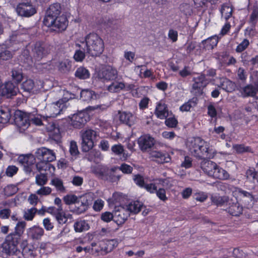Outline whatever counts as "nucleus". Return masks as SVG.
Wrapping results in <instances>:
<instances>
[{
    "instance_id": "nucleus-1",
    "label": "nucleus",
    "mask_w": 258,
    "mask_h": 258,
    "mask_svg": "<svg viewBox=\"0 0 258 258\" xmlns=\"http://www.w3.org/2000/svg\"><path fill=\"white\" fill-rule=\"evenodd\" d=\"M26 226V222L24 221H19L15 227V231L8 234L2 246L3 251L8 255H18L21 253L18 249V245L20 242ZM27 241H24L22 246L24 245ZM21 253L25 258H32L33 251L28 246H24Z\"/></svg>"
},
{
    "instance_id": "nucleus-2",
    "label": "nucleus",
    "mask_w": 258,
    "mask_h": 258,
    "mask_svg": "<svg viewBox=\"0 0 258 258\" xmlns=\"http://www.w3.org/2000/svg\"><path fill=\"white\" fill-rule=\"evenodd\" d=\"M61 7L59 3L51 5L47 10L43 24L48 28L49 32L59 33L64 30V17L60 16Z\"/></svg>"
},
{
    "instance_id": "nucleus-3",
    "label": "nucleus",
    "mask_w": 258,
    "mask_h": 258,
    "mask_svg": "<svg viewBox=\"0 0 258 258\" xmlns=\"http://www.w3.org/2000/svg\"><path fill=\"white\" fill-rule=\"evenodd\" d=\"M34 156L36 160V168L39 172L47 171L48 173H54L55 168L51 162L55 160L56 157L52 150L41 147L37 149Z\"/></svg>"
},
{
    "instance_id": "nucleus-4",
    "label": "nucleus",
    "mask_w": 258,
    "mask_h": 258,
    "mask_svg": "<svg viewBox=\"0 0 258 258\" xmlns=\"http://www.w3.org/2000/svg\"><path fill=\"white\" fill-rule=\"evenodd\" d=\"M186 146L191 154L197 159H210L214 157V153L210 149L209 144L201 137L191 138L187 142Z\"/></svg>"
},
{
    "instance_id": "nucleus-5",
    "label": "nucleus",
    "mask_w": 258,
    "mask_h": 258,
    "mask_svg": "<svg viewBox=\"0 0 258 258\" xmlns=\"http://www.w3.org/2000/svg\"><path fill=\"white\" fill-rule=\"evenodd\" d=\"M118 244V241L116 239H104L92 242L88 247L85 248V252L94 255H104L111 252Z\"/></svg>"
},
{
    "instance_id": "nucleus-6",
    "label": "nucleus",
    "mask_w": 258,
    "mask_h": 258,
    "mask_svg": "<svg viewBox=\"0 0 258 258\" xmlns=\"http://www.w3.org/2000/svg\"><path fill=\"white\" fill-rule=\"evenodd\" d=\"M86 53L93 57L99 56L104 50V42L96 33H90L85 37Z\"/></svg>"
},
{
    "instance_id": "nucleus-7",
    "label": "nucleus",
    "mask_w": 258,
    "mask_h": 258,
    "mask_svg": "<svg viewBox=\"0 0 258 258\" xmlns=\"http://www.w3.org/2000/svg\"><path fill=\"white\" fill-rule=\"evenodd\" d=\"M90 120V115L86 111H81L71 116H69L67 121L74 128L80 129L83 128L86 123Z\"/></svg>"
},
{
    "instance_id": "nucleus-8",
    "label": "nucleus",
    "mask_w": 258,
    "mask_h": 258,
    "mask_svg": "<svg viewBox=\"0 0 258 258\" xmlns=\"http://www.w3.org/2000/svg\"><path fill=\"white\" fill-rule=\"evenodd\" d=\"M96 137V132L93 130L88 129L84 132L81 135V149L83 152H87L94 146V139Z\"/></svg>"
},
{
    "instance_id": "nucleus-9",
    "label": "nucleus",
    "mask_w": 258,
    "mask_h": 258,
    "mask_svg": "<svg viewBox=\"0 0 258 258\" xmlns=\"http://www.w3.org/2000/svg\"><path fill=\"white\" fill-rule=\"evenodd\" d=\"M113 169L110 170L108 168H99L93 170V172L99 179L108 181L110 182H115L119 180L120 177L114 175Z\"/></svg>"
},
{
    "instance_id": "nucleus-10",
    "label": "nucleus",
    "mask_w": 258,
    "mask_h": 258,
    "mask_svg": "<svg viewBox=\"0 0 258 258\" xmlns=\"http://www.w3.org/2000/svg\"><path fill=\"white\" fill-rule=\"evenodd\" d=\"M13 121L20 127L28 128L30 125V113L17 110L14 112Z\"/></svg>"
},
{
    "instance_id": "nucleus-11",
    "label": "nucleus",
    "mask_w": 258,
    "mask_h": 258,
    "mask_svg": "<svg viewBox=\"0 0 258 258\" xmlns=\"http://www.w3.org/2000/svg\"><path fill=\"white\" fill-rule=\"evenodd\" d=\"M63 98L53 102L46 107V116L48 118H54L58 115L62 113L64 107Z\"/></svg>"
},
{
    "instance_id": "nucleus-12",
    "label": "nucleus",
    "mask_w": 258,
    "mask_h": 258,
    "mask_svg": "<svg viewBox=\"0 0 258 258\" xmlns=\"http://www.w3.org/2000/svg\"><path fill=\"white\" fill-rule=\"evenodd\" d=\"M18 160L19 162L24 166L25 172L28 173L33 172L34 167H36V160L34 155L32 154L20 155Z\"/></svg>"
},
{
    "instance_id": "nucleus-13",
    "label": "nucleus",
    "mask_w": 258,
    "mask_h": 258,
    "mask_svg": "<svg viewBox=\"0 0 258 258\" xmlns=\"http://www.w3.org/2000/svg\"><path fill=\"white\" fill-rule=\"evenodd\" d=\"M92 197L88 195H83L79 198L75 205L74 212L77 214H81L86 212L91 204Z\"/></svg>"
},
{
    "instance_id": "nucleus-14",
    "label": "nucleus",
    "mask_w": 258,
    "mask_h": 258,
    "mask_svg": "<svg viewBox=\"0 0 258 258\" xmlns=\"http://www.w3.org/2000/svg\"><path fill=\"white\" fill-rule=\"evenodd\" d=\"M49 46L43 41H37L34 44L32 51L34 56L38 59H40L49 52Z\"/></svg>"
},
{
    "instance_id": "nucleus-15",
    "label": "nucleus",
    "mask_w": 258,
    "mask_h": 258,
    "mask_svg": "<svg viewBox=\"0 0 258 258\" xmlns=\"http://www.w3.org/2000/svg\"><path fill=\"white\" fill-rule=\"evenodd\" d=\"M16 12L19 16L30 17L36 13L37 11L30 2L19 3L16 8Z\"/></svg>"
},
{
    "instance_id": "nucleus-16",
    "label": "nucleus",
    "mask_w": 258,
    "mask_h": 258,
    "mask_svg": "<svg viewBox=\"0 0 258 258\" xmlns=\"http://www.w3.org/2000/svg\"><path fill=\"white\" fill-rule=\"evenodd\" d=\"M245 183L250 184L249 188L255 189L258 188V171L253 167H249L246 170L244 174Z\"/></svg>"
},
{
    "instance_id": "nucleus-17",
    "label": "nucleus",
    "mask_w": 258,
    "mask_h": 258,
    "mask_svg": "<svg viewBox=\"0 0 258 258\" xmlns=\"http://www.w3.org/2000/svg\"><path fill=\"white\" fill-rule=\"evenodd\" d=\"M137 142L140 149L143 152H146L154 146L155 141L150 135L145 134L138 138Z\"/></svg>"
},
{
    "instance_id": "nucleus-18",
    "label": "nucleus",
    "mask_w": 258,
    "mask_h": 258,
    "mask_svg": "<svg viewBox=\"0 0 258 258\" xmlns=\"http://www.w3.org/2000/svg\"><path fill=\"white\" fill-rule=\"evenodd\" d=\"M130 216L128 211L122 206H116L114 212V222L118 225L123 224Z\"/></svg>"
},
{
    "instance_id": "nucleus-19",
    "label": "nucleus",
    "mask_w": 258,
    "mask_h": 258,
    "mask_svg": "<svg viewBox=\"0 0 258 258\" xmlns=\"http://www.w3.org/2000/svg\"><path fill=\"white\" fill-rule=\"evenodd\" d=\"M239 194L242 203L247 209L252 208L254 204L258 202V199L247 191L241 189Z\"/></svg>"
},
{
    "instance_id": "nucleus-20",
    "label": "nucleus",
    "mask_w": 258,
    "mask_h": 258,
    "mask_svg": "<svg viewBox=\"0 0 258 258\" xmlns=\"http://www.w3.org/2000/svg\"><path fill=\"white\" fill-rule=\"evenodd\" d=\"M118 73L115 68L108 66L102 68L98 73L100 78L106 81H113L117 78Z\"/></svg>"
},
{
    "instance_id": "nucleus-21",
    "label": "nucleus",
    "mask_w": 258,
    "mask_h": 258,
    "mask_svg": "<svg viewBox=\"0 0 258 258\" xmlns=\"http://www.w3.org/2000/svg\"><path fill=\"white\" fill-rule=\"evenodd\" d=\"M18 88L17 85L12 82H6L2 89V95L7 98H11L17 95Z\"/></svg>"
},
{
    "instance_id": "nucleus-22",
    "label": "nucleus",
    "mask_w": 258,
    "mask_h": 258,
    "mask_svg": "<svg viewBox=\"0 0 258 258\" xmlns=\"http://www.w3.org/2000/svg\"><path fill=\"white\" fill-rule=\"evenodd\" d=\"M227 211L228 213L233 216H238L242 214L243 207L235 199V201L231 199L227 206Z\"/></svg>"
},
{
    "instance_id": "nucleus-23",
    "label": "nucleus",
    "mask_w": 258,
    "mask_h": 258,
    "mask_svg": "<svg viewBox=\"0 0 258 258\" xmlns=\"http://www.w3.org/2000/svg\"><path fill=\"white\" fill-rule=\"evenodd\" d=\"M155 114L158 118L164 119L169 115V110L167 105L165 103L160 101L157 103Z\"/></svg>"
},
{
    "instance_id": "nucleus-24",
    "label": "nucleus",
    "mask_w": 258,
    "mask_h": 258,
    "mask_svg": "<svg viewBox=\"0 0 258 258\" xmlns=\"http://www.w3.org/2000/svg\"><path fill=\"white\" fill-rule=\"evenodd\" d=\"M45 212L54 216L59 224L62 225L64 223L63 221L64 218V212L62 211V207H49Z\"/></svg>"
},
{
    "instance_id": "nucleus-25",
    "label": "nucleus",
    "mask_w": 258,
    "mask_h": 258,
    "mask_svg": "<svg viewBox=\"0 0 258 258\" xmlns=\"http://www.w3.org/2000/svg\"><path fill=\"white\" fill-rule=\"evenodd\" d=\"M119 121L129 126H131L135 123L134 115L130 112L118 111Z\"/></svg>"
},
{
    "instance_id": "nucleus-26",
    "label": "nucleus",
    "mask_w": 258,
    "mask_h": 258,
    "mask_svg": "<svg viewBox=\"0 0 258 258\" xmlns=\"http://www.w3.org/2000/svg\"><path fill=\"white\" fill-rule=\"evenodd\" d=\"M44 233V229L42 227L36 226L29 228L27 231L28 237L34 240L40 239Z\"/></svg>"
},
{
    "instance_id": "nucleus-27",
    "label": "nucleus",
    "mask_w": 258,
    "mask_h": 258,
    "mask_svg": "<svg viewBox=\"0 0 258 258\" xmlns=\"http://www.w3.org/2000/svg\"><path fill=\"white\" fill-rule=\"evenodd\" d=\"M152 156L156 159V161L160 164L169 163L171 160L169 154L166 152L155 151L153 152Z\"/></svg>"
},
{
    "instance_id": "nucleus-28",
    "label": "nucleus",
    "mask_w": 258,
    "mask_h": 258,
    "mask_svg": "<svg viewBox=\"0 0 258 258\" xmlns=\"http://www.w3.org/2000/svg\"><path fill=\"white\" fill-rule=\"evenodd\" d=\"M194 83L192 85V88L199 92H202L203 89L206 86L207 83L205 75L202 74L194 78Z\"/></svg>"
},
{
    "instance_id": "nucleus-29",
    "label": "nucleus",
    "mask_w": 258,
    "mask_h": 258,
    "mask_svg": "<svg viewBox=\"0 0 258 258\" xmlns=\"http://www.w3.org/2000/svg\"><path fill=\"white\" fill-rule=\"evenodd\" d=\"M12 117L11 109L6 106L0 107V123H8Z\"/></svg>"
},
{
    "instance_id": "nucleus-30",
    "label": "nucleus",
    "mask_w": 258,
    "mask_h": 258,
    "mask_svg": "<svg viewBox=\"0 0 258 258\" xmlns=\"http://www.w3.org/2000/svg\"><path fill=\"white\" fill-rule=\"evenodd\" d=\"M218 41V37L217 35H214L203 40L202 43L204 49L206 50H210L217 45Z\"/></svg>"
},
{
    "instance_id": "nucleus-31",
    "label": "nucleus",
    "mask_w": 258,
    "mask_h": 258,
    "mask_svg": "<svg viewBox=\"0 0 258 258\" xmlns=\"http://www.w3.org/2000/svg\"><path fill=\"white\" fill-rule=\"evenodd\" d=\"M211 177L220 180H225L229 178V174L225 170L217 164V167L213 170Z\"/></svg>"
},
{
    "instance_id": "nucleus-32",
    "label": "nucleus",
    "mask_w": 258,
    "mask_h": 258,
    "mask_svg": "<svg viewBox=\"0 0 258 258\" xmlns=\"http://www.w3.org/2000/svg\"><path fill=\"white\" fill-rule=\"evenodd\" d=\"M74 228L76 232H82L90 229L88 221L84 219H78L74 224Z\"/></svg>"
},
{
    "instance_id": "nucleus-33",
    "label": "nucleus",
    "mask_w": 258,
    "mask_h": 258,
    "mask_svg": "<svg viewBox=\"0 0 258 258\" xmlns=\"http://www.w3.org/2000/svg\"><path fill=\"white\" fill-rule=\"evenodd\" d=\"M212 203L217 206H227L230 199L227 196H220L219 195L212 196L211 198Z\"/></svg>"
},
{
    "instance_id": "nucleus-34",
    "label": "nucleus",
    "mask_w": 258,
    "mask_h": 258,
    "mask_svg": "<svg viewBox=\"0 0 258 258\" xmlns=\"http://www.w3.org/2000/svg\"><path fill=\"white\" fill-rule=\"evenodd\" d=\"M75 76L79 80H86L90 78V73L87 68L81 66L77 69Z\"/></svg>"
},
{
    "instance_id": "nucleus-35",
    "label": "nucleus",
    "mask_w": 258,
    "mask_h": 258,
    "mask_svg": "<svg viewBox=\"0 0 258 258\" xmlns=\"http://www.w3.org/2000/svg\"><path fill=\"white\" fill-rule=\"evenodd\" d=\"M143 206V204L139 201H135L131 202L127 206V210L128 211L129 213H132L134 214H137L139 213Z\"/></svg>"
},
{
    "instance_id": "nucleus-36",
    "label": "nucleus",
    "mask_w": 258,
    "mask_h": 258,
    "mask_svg": "<svg viewBox=\"0 0 258 258\" xmlns=\"http://www.w3.org/2000/svg\"><path fill=\"white\" fill-rule=\"evenodd\" d=\"M40 172V174L36 176V183L38 185L43 186L47 181V175L52 176L54 173H48L47 171H43Z\"/></svg>"
},
{
    "instance_id": "nucleus-37",
    "label": "nucleus",
    "mask_w": 258,
    "mask_h": 258,
    "mask_svg": "<svg viewBox=\"0 0 258 258\" xmlns=\"http://www.w3.org/2000/svg\"><path fill=\"white\" fill-rule=\"evenodd\" d=\"M232 148L235 152L238 154H241L244 153H253V152L251 147L245 146L243 144L233 145Z\"/></svg>"
},
{
    "instance_id": "nucleus-38",
    "label": "nucleus",
    "mask_w": 258,
    "mask_h": 258,
    "mask_svg": "<svg viewBox=\"0 0 258 258\" xmlns=\"http://www.w3.org/2000/svg\"><path fill=\"white\" fill-rule=\"evenodd\" d=\"M217 167V164L212 161L205 162L202 166L203 170L209 176L211 177L213 170Z\"/></svg>"
},
{
    "instance_id": "nucleus-39",
    "label": "nucleus",
    "mask_w": 258,
    "mask_h": 258,
    "mask_svg": "<svg viewBox=\"0 0 258 258\" xmlns=\"http://www.w3.org/2000/svg\"><path fill=\"white\" fill-rule=\"evenodd\" d=\"M242 94L244 97H254L256 95L257 92L254 86L251 84L247 85L242 89Z\"/></svg>"
},
{
    "instance_id": "nucleus-40",
    "label": "nucleus",
    "mask_w": 258,
    "mask_h": 258,
    "mask_svg": "<svg viewBox=\"0 0 258 258\" xmlns=\"http://www.w3.org/2000/svg\"><path fill=\"white\" fill-rule=\"evenodd\" d=\"M80 96L84 101L90 102L95 97V93L89 89H84L81 92Z\"/></svg>"
},
{
    "instance_id": "nucleus-41",
    "label": "nucleus",
    "mask_w": 258,
    "mask_h": 258,
    "mask_svg": "<svg viewBox=\"0 0 258 258\" xmlns=\"http://www.w3.org/2000/svg\"><path fill=\"white\" fill-rule=\"evenodd\" d=\"M197 99L192 98L186 102H185L179 107V110L182 112L188 111L191 107H195L197 104Z\"/></svg>"
},
{
    "instance_id": "nucleus-42",
    "label": "nucleus",
    "mask_w": 258,
    "mask_h": 258,
    "mask_svg": "<svg viewBox=\"0 0 258 258\" xmlns=\"http://www.w3.org/2000/svg\"><path fill=\"white\" fill-rule=\"evenodd\" d=\"M222 88L227 92H232L235 90V84L234 82L228 79H225L221 83Z\"/></svg>"
},
{
    "instance_id": "nucleus-43",
    "label": "nucleus",
    "mask_w": 258,
    "mask_h": 258,
    "mask_svg": "<svg viewBox=\"0 0 258 258\" xmlns=\"http://www.w3.org/2000/svg\"><path fill=\"white\" fill-rule=\"evenodd\" d=\"M35 87V83L32 79H27L25 81L23 82L21 85V88L24 91L31 93L33 91V89Z\"/></svg>"
},
{
    "instance_id": "nucleus-44",
    "label": "nucleus",
    "mask_w": 258,
    "mask_h": 258,
    "mask_svg": "<svg viewBox=\"0 0 258 258\" xmlns=\"http://www.w3.org/2000/svg\"><path fill=\"white\" fill-rule=\"evenodd\" d=\"M125 88L123 82H113L108 87V90L110 92H118Z\"/></svg>"
},
{
    "instance_id": "nucleus-45",
    "label": "nucleus",
    "mask_w": 258,
    "mask_h": 258,
    "mask_svg": "<svg viewBox=\"0 0 258 258\" xmlns=\"http://www.w3.org/2000/svg\"><path fill=\"white\" fill-rule=\"evenodd\" d=\"M80 48H82L83 50L80 49L76 50L73 58L77 62H82L85 58L86 48L81 47L80 44H77Z\"/></svg>"
},
{
    "instance_id": "nucleus-46",
    "label": "nucleus",
    "mask_w": 258,
    "mask_h": 258,
    "mask_svg": "<svg viewBox=\"0 0 258 258\" xmlns=\"http://www.w3.org/2000/svg\"><path fill=\"white\" fill-rule=\"evenodd\" d=\"M124 196L123 194L119 192H115L113 194L111 199V203L117 206V205H120L121 202L123 201Z\"/></svg>"
},
{
    "instance_id": "nucleus-47",
    "label": "nucleus",
    "mask_w": 258,
    "mask_h": 258,
    "mask_svg": "<svg viewBox=\"0 0 258 258\" xmlns=\"http://www.w3.org/2000/svg\"><path fill=\"white\" fill-rule=\"evenodd\" d=\"M88 152L85 156V158L90 162H95L96 159L99 158L101 154L99 151L96 150H90Z\"/></svg>"
},
{
    "instance_id": "nucleus-48",
    "label": "nucleus",
    "mask_w": 258,
    "mask_h": 258,
    "mask_svg": "<svg viewBox=\"0 0 258 258\" xmlns=\"http://www.w3.org/2000/svg\"><path fill=\"white\" fill-rule=\"evenodd\" d=\"M258 22V10L254 9L250 15L248 23L252 28H254Z\"/></svg>"
},
{
    "instance_id": "nucleus-49",
    "label": "nucleus",
    "mask_w": 258,
    "mask_h": 258,
    "mask_svg": "<svg viewBox=\"0 0 258 258\" xmlns=\"http://www.w3.org/2000/svg\"><path fill=\"white\" fill-rule=\"evenodd\" d=\"M13 81L17 85L20 83L23 79V74L20 70H13L12 71Z\"/></svg>"
},
{
    "instance_id": "nucleus-50",
    "label": "nucleus",
    "mask_w": 258,
    "mask_h": 258,
    "mask_svg": "<svg viewBox=\"0 0 258 258\" xmlns=\"http://www.w3.org/2000/svg\"><path fill=\"white\" fill-rule=\"evenodd\" d=\"M111 150L115 155L120 156L122 154H125L123 146L121 144L113 145Z\"/></svg>"
},
{
    "instance_id": "nucleus-51",
    "label": "nucleus",
    "mask_w": 258,
    "mask_h": 258,
    "mask_svg": "<svg viewBox=\"0 0 258 258\" xmlns=\"http://www.w3.org/2000/svg\"><path fill=\"white\" fill-rule=\"evenodd\" d=\"M37 211L36 208H32L25 212L24 214V218L27 221H32Z\"/></svg>"
},
{
    "instance_id": "nucleus-52",
    "label": "nucleus",
    "mask_w": 258,
    "mask_h": 258,
    "mask_svg": "<svg viewBox=\"0 0 258 258\" xmlns=\"http://www.w3.org/2000/svg\"><path fill=\"white\" fill-rule=\"evenodd\" d=\"M165 124L169 128H175L177 126L178 121L174 117H167L165 118Z\"/></svg>"
},
{
    "instance_id": "nucleus-53",
    "label": "nucleus",
    "mask_w": 258,
    "mask_h": 258,
    "mask_svg": "<svg viewBox=\"0 0 258 258\" xmlns=\"http://www.w3.org/2000/svg\"><path fill=\"white\" fill-rule=\"evenodd\" d=\"M51 183L55 187L57 190L63 191L64 190L63 181L58 178H54L52 179L51 180Z\"/></svg>"
},
{
    "instance_id": "nucleus-54",
    "label": "nucleus",
    "mask_w": 258,
    "mask_h": 258,
    "mask_svg": "<svg viewBox=\"0 0 258 258\" xmlns=\"http://www.w3.org/2000/svg\"><path fill=\"white\" fill-rule=\"evenodd\" d=\"M133 180L134 182L141 188H143L146 184L144 177L139 174L135 175Z\"/></svg>"
},
{
    "instance_id": "nucleus-55",
    "label": "nucleus",
    "mask_w": 258,
    "mask_h": 258,
    "mask_svg": "<svg viewBox=\"0 0 258 258\" xmlns=\"http://www.w3.org/2000/svg\"><path fill=\"white\" fill-rule=\"evenodd\" d=\"M69 152L72 156H77L79 154L76 142L72 141L70 143Z\"/></svg>"
},
{
    "instance_id": "nucleus-56",
    "label": "nucleus",
    "mask_w": 258,
    "mask_h": 258,
    "mask_svg": "<svg viewBox=\"0 0 258 258\" xmlns=\"http://www.w3.org/2000/svg\"><path fill=\"white\" fill-rule=\"evenodd\" d=\"M249 45V40L247 39H244L243 41L237 46L236 51L237 52H241L244 51Z\"/></svg>"
},
{
    "instance_id": "nucleus-57",
    "label": "nucleus",
    "mask_w": 258,
    "mask_h": 258,
    "mask_svg": "<svg viewBox=\"0 0 258 258\" xmlns=\"http://www.w3.org/2000/svg\"><path fill=\"white\" fill-rule=\"evenodd\" d=\"M18 171V168L15 165H9L6 169V174L9 177H12Z\"/></svg>"
},
{
    "instance_id": "nucleus-58",
    "label": "nucleus",
    "mask_w": 258,
    "mask_h": 258,
    "mask_svg": "<svg viewBox=\"0 0 258 258\" xmlns=\"http://www.w3.org/2000/svg\"><path fill=\"white\" fill-rule=\"evenodd\" d=\"M101 219L105 222H109L111 220L114 221V214H113L110 212H104L101 214Z\"/></svg>"
},
{
    "instance_id": "nucleus-59",
    "label": "nucleus",
    "mask_w": 258,
    "mask_h": 258,
    "mask_svg": "<svg viewBox=\"0 0 258 258\" xmlns=\"http://www.w3.org/2000/svg\"><path fill=\"white\" fill-rule=\"evenodd\" d=\"M104 202L101 199H97L95 201L93 209L95 211L99 212L103 208Z\"/></svg>"
},
{
    "instance_id": "nucleus-60",
    "label": "nucleus",
    "mask_w": 258,
    "mask_h": 258,
    "mask_svg": "<svg viewBox=\"0 0 258 258\" xmlns=\"http://www.w3.org/2000/svg\"><path fill=\"white\" fill-rule=\"evenodd\" d=\"M156 194V196L161 201L165 202L167 200V197L166 195V191L165 189L163 188H159L158 189H157L155 192Z\"/></svg>"
},
{
    "instance_id": "nucleus-61",
    "label": "nucleus",
    "mask_w": 258,
    "mask_h": 258,
    "mask_svg": "<svg viewBox=\"0 0 258 258\" xmlns=\"http://www.w3.org/2000/svg\"><path fill=\"white\" fill-rule=\"evenodd\" d=\"M194 197L196 201L201 202H204L208 198V196L207 194L203 191H200L195 193L194 195Z\"/></svg>"
},
{
    "instance_id": "nucleus-62",
    "label": "nucleus",
    "mask_w": 258,
    "mask_h": 258,
    "mask_svg": "<svg viewBox=\"0 0 258 258\" xmlns=\"http://www.w3.org/2000/svg\"><path fill=\"white\" fill-rule=\"evenodd\" d=\"M78 200L79 198L75 195H67L66 196V204H74L75 205Z\"/></svg>"
},
{
    "instance_id": "nucleus-63",
    "label": "nucleus",
    "mask_w": 258,
    "mask_h": 258,
    "mask_svg": "<svg viewBox=\"0 0 258 258\" xmlns=\"http://www.w3.org/2000/svg\"><path fill=\"white\" fill-rule=\"evenodd\" d=\"M119 169L124 174H131L133 171V168L130 165L126 163H122L119 167Z\"/></svg>"
},
{
    "instance_id": "nucleus-64",
    "label": "nucleus",
    "mask_w": 258,
    "mask_h": 258,
    "mask_svg": "<svg viewBox=\"0 0 258 258\" xmlns=\"http://www.w3.org/2000/svg\"><path fill=\"white\" fill-rule=\"evenodd\" d=\"M143 188L150 194H154L157 189V186L155 183H146Z\"/></svg>"
}]
</instances>
